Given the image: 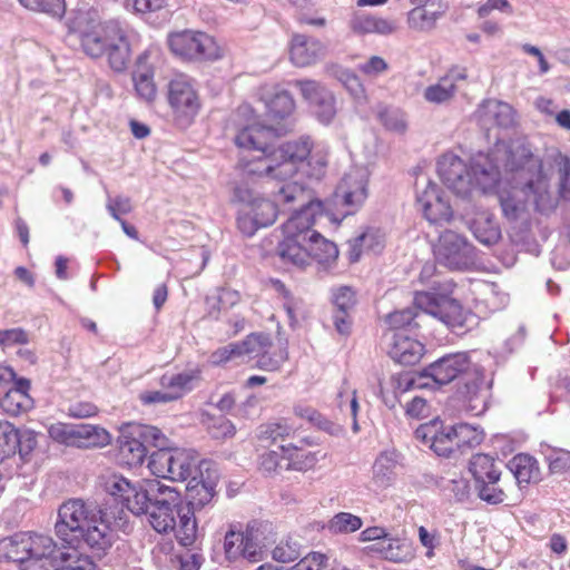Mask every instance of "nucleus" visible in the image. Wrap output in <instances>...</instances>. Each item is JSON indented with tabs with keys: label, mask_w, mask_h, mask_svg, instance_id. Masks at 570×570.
<instances>
[{
	"label": "nucleus",
	"mask_w": 570,
	"mask_h": 570,
	"mask_svg": "<svg viewBox=\"0 0 570 570\" xmlns=\"http://www.w3.org/2000/svg\"><path fill=\"white\" fill-rule=\"evenodd\" d=\"M363 521L360 517L350 512H338L331 518L327 529L333 534H347L360 530Z\"/></svg>",
	"instance_id": "de8ad7c7"
},
{
	"label": "nucleus",
	"mask_w": 570,
	"mask_h": 570,
	"mask_svg": "<svg viewBox=\"0 0 570 570\" xmlns=\"http://www.w3.org/2000/svg\"><path fill=\"white\" fill-rule=\"evenodd\" d=\"M382 248L383 238L379 232L367 229L350 242V262H357L364 250L380 252Z\"/></svg>",
	"instance_id": "a19ab883"
},
{
	"label": "nucleus",
	"mask_w": 570,
	"mask_h": 570,
	"mask_svg": "<svg viewBox=\"0 0 570 570\" xmlns=\"http://www.w3.org/2000/svg\"><path fill=\"white\" fill-rule=\"evenodd\" d=\"M455 442H458L460 452L465 449L479 445L484 438V433L478 426L468 423H460L453 426Z\"/></svg>",
	"instance_id": "09e8293b"
},
{
	"label": "nucleus",
	"mask_w": 570,
	"mask_h": 570,
	"mask_svg": "<svg viewBox=\"0 0 570 570\" xmlns=\"http://www.w3.org/2000/svg\"><path fill=\"white\" fill-rule=\"evenodd\" d=\"M293 85L311 105L317 120L324 125L331 124L337 112L334 95L316 80H294Z\"/></svg>",
	"instance_id": "2eb2a0df"
},
{
	"label": "nucleus",
	"mask_w": 570,
	"mask_h": 570,
	"mask_svg": "<svg viewBox=\"0 0 570 570\" xmlns=\"http://www.w3.org/2000/svg\"><path fill=\"white\" fill-rule=\"evenodd\" d=\"M469 469L476 483L487 480H491L492 482L500 480L501 471L499 470L498 463L488 454L478 453L473 455Z\"/></svg>",
	"instance_id": "ea45409f"
},
{
	"label": "nucleus",
	"mask_w": 570,
	"mask_h": 570,
	"mask_svg": "<svg viewBox=\"0 0 570 570\" xmlns=\"http://www.w3.org/2000/svg\"><path fill=\"white\" fill-rule=\"evenodd\" d=\"M79 528L80 533H76L72 543L62 548L58 547L59 550L75 549L81 552L79 547L85 543L92 552L101 557L116 540L117 522L111 511L91 508ZM82 553L85 552L82 551Z\"/></svg>",
	"instance_id": "39448f33"
},
{
	"label": "nucleus",
	"mask_w": 570,
	"mask_h": 570,
	"mask_svg": "<svg viewBox=\"0 0 570 570\" xmlns=\"http://www.w3.org/2000/svg\"><path fill=\"white\" fill-rule=\"evenodd\" d=\"M237 227L243 235L246 237H252L259 228H263L264 226L261 225L258 218L246 205V207L242 209L237 216Z\"/></svg>",
	"instance_id": "bf43d9fd"
},
{
	"label": "nucleus",
	"mask_w": 570,
	"mask_h": 570,
	"mask_svg": "<svg viewBox=\"0 0 570 570\" xmlns=\"http://www.w3.org/2000/svg\"><path fill=\"white\" fill-rule=\"evenodd\" d=\"M475 117L482 128L489 130L492 127L508 128L514 124L513 108L503 101L489 99L479 106Z\"/></svg>",
	"instance_id": "b1692460"
},
{
	"label": "nucleus",
	"mask_w": 570,
	"mask_h": 570,
	"mask_svg": "<svg viewBox=\"0 0 570 570\" xmlns=\"http://www.w3.org/2000/svg\"><path fill=\"white\" fill-rule=\"evenodd\" d=\"M553 165L558 173V191L554 193L552 190V193L557 196L558 200L561 198L570 202V157L558 153L553 157ZM567 236L570 240V223L567 228Z\"/></svg>",
	"instance_id": "a18cd8bd"
},
{
	"label": "nucleus",
	"mask_w": 570,
	"mask_h": 570,
	"mask_svg": "<svg viewBox=\"0 0 570 570\" xmlns=\"http://www.w3.org/2000/svg\"><path fill=\"white\" fill-rule=\"evenodd\" d=\"M20 443L19 431L7 420H0V462L12 456Z\"/></svg>",
	"instance_id": "49530a36"
},
{
	"label": "nucleus",
	"mask_w": 570,
	"mask_h": 570,
	"mask_svg": "<svg viewBox=\"0 0 570 570\" xmlns=\"http://www.w3.org/2000/svg\"><path fill=\"white\" fill-rule=\"evenodd\" d=\"M224 552L228 561L244 559L249 562H259L265 556L258 533L249 527L245 531H239L230 525L224 537Z\"/></svg>",
	"instance_id": "f8f14e48"
},
{
	"label": "nucleus",
	"mask_w": 570,
	"mask_h": 570,
	"mask_svg": "<svg viewBox=\"0 0 570 570\" xmlns=\"http://www.w3.org/2000/svg\"><path fill=\"white\" fill-rule=\"evenodd\" d=\"M470 366L466 353L445 355L423 370L420 377L431 379L439 385H445L463 374Z\"/></svg>",
	"instance_id": "412c9836"
},
{
	"label": "nucleus",
	"mask_w": 570,
	"mask_h": 570,
	"mask_svg": "<svg viewBox=\"0 0 570 570\" xmlns=\"http://www.w3.org/2000/svg\"><path fill=\"white\" fill-rule=\"evenodd\" d=\"M181 508L150 505L148 521L158 533H169L176 529V519Z\"/></svg>",
	"instance_id": "e433bc0d"
},
{
	"label": "nucleus",
	"mask_w": 570,
	"mask_h": 570,
	"mask_svg": "<svg viewBox=\"0 0 570 570\" xmlns=\"http://www.w3.org/2000/svg\"><path fill=\"white\" fill-rule=\"evenodd\" d=\"M416 204L431 224L449 223L453 217L449 200L433 181H428L423 189L417 190Z\"/></svg>",
	"instance_id": "6ab92c4d"
},
{
	"label": "nucleus",
	"mask_w": 570,
	"mask_h": 570,
	"mask_svg": "<svg viewBox=\"0 0 570 570\" xmlns=\"http://www.w3.org/2000/svg\"><path fill=\"white\" fill-rule=\"evenodd\" d=\"M271 347V338L265 334H250L244 341L233 344L232 352H236L237 356L255 354L257 357L261 352Z\"/></svg>",
	"instance_id": "8fccbe9b"
},
{
	"label": "nucleus",
	"mask_w": 570,
	"mask_h": 570,
	"mask_svg": "<svg viewBox=\"0 0 570 570\" xmlns=\"http://www.w3.org/2000/svg\"><path fill=\"white\" fill-rule=\"evenodd\" d=\"M453 426H443L439 420L421 424L414 432L415 439L429 446L436 455L451 458L460 452Z\"/></svg>",
	"instance_id": "dca6fc26"
},
{
	"label": "nucleus",
	"mask_w": 570,
	"mask_h": 570,
	"mask_svg": "<svg viewBox=\"0 0 570 570\" xmlns=\"http://www.w3.org/2000/svg\"><path fill=\"white\" fill-rule=\"evenodd\" d=\"M417 314L414 308H405L402 311H396L387 316V323L391 327V334L394 332H403L405 327L412 326Z\"/></svg>",
	"instance_id": "13d9d810"
},
{
	"label": "nucleus",
	"mask_w": 570,
	"mask_h": 570,
	"mask_svg": "<svg viewBox=\"0 0 570 570\" xmlns=\"http://www.w3.org/2000/svg\"><path fill=\"white\" fill-rule=\"evenodd\" d=\"M110 434L98 425L75 424V446L80 449L100 448L109 444Z\"/></svg>",
	"instance_id": "f704fd0d"
},
{
	"label": "nucleus",
	"mask_w": 570,
	"mask_h": 570,
	"mask_svg": "<svg viewBox=\"0 0 570 570\" xmlns=\"http://www.w3.org/2000/svg\"><path fill=\"white\" fill-rule=\"evenodd\" d=\"M187 492L194 504L204 505L214 497V487L203 480V474L196 475V480H189Z\"/></svg>",
	"instance_id": "3c124183"
},
{
	"label": "nucleus",
	"mask_w": 570,
	"mask_h": 570,
	"mask_svg": "<svg viewBox=\"0 0 570 570\" xmlns=\"http://www.w3.org/2000/svg\"><path fill=\"white\" fill-rule=\"evenodd\" d=\"M376 550L389 561L407 563L415 558L413 544L407 540L387 538L377 543Z\"/></svg>",
	"instance_id": "473e14b6"
},
{
	"label": "nucleus",
	"mask_w": 570,
	"mask_h": 570,
	"mask_svg": "<svg viewBox=\"0 0 570 570\" xmlns=\"http://www.w3.org/2000/svg\"><path fill=\"white\" fill-rule=\"evenodd\" d=\"M327 558L320 552H312L287 570H321Z\"/></svg>",
	"instance_id": "774afa93"
},
{
	"label": "nucleus",
	"mask_w": 570,
	"mask_h": 570,
	"mask_svg": "<svg viewBox=\"0 0 570 570\" xmlns=\"http://www.w3.org/2000/svg\"><path fill=\"white\" fill-rule=\"evenodd\" d=\"M171 52L189 61L216 60L223 55L216 40L202 31L184 30L169 35Z\"/></svg>",
	"instance_id": "6e6552de"
},
{
	"label": "nucleus",
	"mask_w": 570,
	"mask_h": 570,
	"mask_svg": "<svg viewBox=\"0 0 570 570\" xmlns=\"http://www.w3.org/2000/svg\"><path fill=\"white\" fill-rule=\"evenodd\" d=\"M197 453L188 449L158 448L149 458L148 468L157 478L171 481L196 480L202 474V466Z\"/></svg>",
	"instance_id": "423d86ee"
},
{
	"label": "nucleus",
	"mask_w": 570,
	"mask_h": 570,
	"mask_svg": "<svg viewBox=\"0 0 570 570\" xmlns=\"http://www.w3.org/2000/svg\"><path fill=\"white\" fill-rule=\"evenodd\" d=\"M333 303L336 312L350 313L355 304V293L348 286H341L333 291Z\"/></svg>",
	"instance_id": "e2e57ef3"
},
{
	"label": "nucleus",
	"mask_w": 570,
	"mask_h": 570,
	"mask_svg": "<svg viewBox=\"0 0 570 570\" xmlns=\"http://www.w3.org/2000/svg\"><path fill=\"white\" fill-rule=\"evenodd\" d=\"M289 60L298 68L315 65L326 55V46L318 39L293 33L288 45Z\"/></svg>",
	"instance_id": "4be33fe9"
},
{
	"label": "nucleus",
	"mask_w": 570,
	"mask_h": 570,
	"mask_svg": "<svg viewBox=\"0 0 570 570\" xmlns=\"http://www.w3.org/2000/svg\"><path fill=\"white\" fill-rule=\"evenodd\" d=\"M294 413L297 417L308 421L314 426L327 432L331 435H341L344 431L340 424L330 421L327 417L323 416L318 411L309 405L303 403L296 404L294 406Z\"/></svg>",
	"instance_id": "79ce46f5"
},
{
	"label": "nucleus",
	"mask_w": 570,
	"mask_h": 570,
	"mask_svg": "<svg viewBox=\"0 0 570 570\" xmlns=\"http://www.w3.org/2000/svg\"><path fill=\"white\" fill-rule=\"evenodd\" d=\"M106 208L114 219L120 220L121 215H127L132 210V205L129 197L117 196L108 197Z\"/></svg>",
	"instance_id": "0e129e2a"
},
{
	"label": "nucleus",
	"mask_w": 570,
	"mask_h": 570,
	"mask_svg": "<svg viewBox=\"0 0 570 570\" xmlns=\"http://www.w3.org/2000/svg\"><path fill=\"white\" fill-rule=\"evenodd\" d=\"M397 461L394 453H381L373 464L372 481L381 490L392 487L396 480Z\"/></svg>",
	"instance_id": "7c9ffc66"
},
{
	"label": "nucleus",
	"mask_w": 570,
	"mask_h": 570,
	"mask_svg": "<svg viewBox=\"0 0 570 570\" xmlns=\"http://www.w3.org/2000/svg\"><path fill=\"white\" fill-rule=\"evenodd\" d=\"M389 341V355L400 364L414 365L424 355V345L404 332H394Z\"/></svg>",
	"instance_id": "393cba45"
},
{
	"label": "nucleus",
	"mask_w": 570,
	"mask_h": 570,
	"mask_svg": "<svg viewBox=\"0 0 570 570\" xmlns=\"http://www.w3.org/2000/svg\"><path fill=\"white\" fill-rule=\"evenodd\" d=\"M132 81L137 95L145 101L151 102L157 95L154 82V68L147 61V55H141L137 60L136 69L132 73Z\"/></svg>",
	"instance_id": "cd10ccee"
},
{
	"label": "nucleus",
	"mask_w": 570,
	"mask_h": 570,
	"mask_svg": "<svg viewBox=\"0 0 570 570\" xmlns=\"http://www.w3.org/2000/svg\"><path fill=\"white\" fill-rule=\"evenodd\" d=\"M167 444L164 433L156 426L128 423L120 430L118 455L128 466L140 465L147 456L148 448H163Z\"/></svg>",
	"instance_id": "0eeeda50"
},
{
	"label": "nucleus",
	"mask_w": 570,
	"mask_h": 570,
	"mask_svg": "<svg viewBox=\"0 0 570 570\" xmlns=\"http://www.w3.org/2000/svg\"><path fill=\"white\" fill-rule=\"evenodd\" d=\"M29 341V333L21 327L0 330V346L3 350L14 345H26Z\"/></svg>",
	"instance_id": "052dcab7"
},
{
	"label": "nucleus",
	"mask_w": 570,
	"mask_h": 570,
	"mask_svg": "<svg viewBox=\"0 0 570 570\" xmlns=\"http://www.w3.org/2000/svg\"><path fill=\"white\" fill-rule=\"evenodd\" d=\"M48 433L52 440L75 446V424L55 423L49 426Z\"/></svg>",
	"instance_id": "680f3d73"
},
{
	"label": "nucleus",
	"mask_w": 570,
	"mask_h": 570,
	"mask_svg": "<svg viewBox=\"0 0 570 570\" xmlns=\"http://www.w3.org/2000/svg\"><path fill=\"white\" fill-rule=\"evenodd\" d=\"M106 491L121 500L135 515L146 514L150 508L149 487L140 482L132 483L121 475H111L105 483Z\"/></svg>",
	"instance_id": "ddd939ff"
},
{
	"label": "nucleus",
	"mask_w": 570,
	"mask_h": 570,
	"mask_svg": "<svg viewBox=\"0 0 570 570\" xmlns=\"http://www.w3.org/2000/svg\"><path fill=\"white\" fill-rule=\"evenodd\" d=\"M304 249L307 252L306 265L311 259L320 264H331L338 256L337 246L320 233L312 234V238L304 245Z\"/></svg>",
	"instance_id": "2f4dec72"
},
{
	"label": "nucleus",
	"mask_w": 570,
	"mask_h": 570,
	"mask_svg": "<svg viewBox=\"0 0 570 570\" xmlns=\"http://www.w3.org/2000/svg\"><path fill=\"white\" fill-rule=\"evenodd\" d=\"M291 432L292 428L287 424L281 422L269 423L259 428V439L275 442L277 439L289 435Z\"/></svg>",
	"instance_id": "338daca9"
},
{
	"label": "nucleus",
	"mask_w": 570,
	"mask_h": 570,
	"mask_svg": "<svg viewBox=\"0 0 570 570\" xmlns=\"http://www.w3.org/2000/svg\"><path fill=\"white\" fill-rule=\"evenodd\" d=\"M508 468L514 475L515 481L520 488L523 484H529L537 481L540 475V470L537 460L524 453L514 455L508 463Z\"/></svg>",
	"instance_id": "72a5a7b5"
},
{
	"label": "nucleus",
	"mask_w": 570,
	"mask_h": 570,
	"mask_svg": "<svg viewBox=\"0 0 570 570\" xmlns=\"http://www.w3.org/2000/svg\"><path fill=\"white\" fill-rule=\"evenodd\" d=\"M282 459L285 460V470L307 471L313 469L318 458L316 453L304 451L292 444L282 445Z\"/></svg>",
	"instance_id": "c9c22d12"
},
{
	"label": "nucleus",
	"mask_w": 570,
	"mask_h": 570,
	"mask_svg": "<svg viewBox=\"0 0 570 570\" xmlns=\"http://www.w3.org/2000/svg\"><path fill=\"white\" fill-rule=\"evenodd\" d=\"M199 379L198 371H186L181 373H166L160 377V386L173 396V401L180 399L194 387Z\"/></svg>",
	"instance_id": "c756f323"
},
{
	"label": "nucleus",
	"mask_w": 570,
	"mask_h": 570,
	"mask_svg": "<svg viewBox=\"0 0 570 570\" xmlns=\"http://www.w3.org/2000/svg\"><path fill=\"white\" fill-rule=\"evenodd\" d=\"M275 137L273 128L253 124L240 129L234 140L240 149L259 153V156L250 160L240 159L245 174L283 183L276 193L278 204L284 210L301 207L283 224L284 239L278 246V253L285 261L305 266L307 252L304 245L312 238L313 233H317L312 226L321 204L311 199L303 185L287 180L296 175L298 165L303 161L309 168L308 175L320 178L327 166L328 151L324 146L314 144L308 136L269 150Z\"/></svg>",
	"instance_id": "f257e3e1"
},
{
	"label": "nucleus",
	"mask_w": 570,
	"mask_h": 570,
	"mask_svg": "<svg viewBox=\"0 0 570 570\" xmlns=\"http://www.w3.org/2000/svg\"><path fill=\"white\" fill-rule=\"evenodd\" d=\"M90 509L80 499L68 500L59 507L55 533L62 543L67 546L72 543V538L76 533H80V523L86 519Z\"/></svg>",
	"instance_id": "aec40b11"
},
{
	"label": "nucleus",
	"mask_w": 570,
	"mask_h": 570,
	"mask_svg": "<svg viewBox=\"0 0 570 570\" xmlns=\"http://www.w3.org/2000/svg\"><path fill=\"white\" fill-rule=\"evenodd\" d=\"M27 9L45 12L52 17H62L66 11L65 0H19Z\"/></svg>",
	"instance_id": "864d4df0"
},
{
	"label": "nucleus",
	"mask_w": 570,
	"mask_h": 570,
	"mask_svg": "<svg viewBox=\"0 0 570 570\" xmlns=\"http://www.w3.org/2000/svg\"><path fill=\"white\" fill-rule=\"evenodd\" d=\"M288 353L285 346H281L273 352L266 348L257 355L256 366L263 371H277L281 368L283 363L287 360Z\"/></svg>",
	"instance_id": "603ef678"
},
{
	"label": "nucleus",
	"mask_w": 570,
	"mask_h": 570,
	"mask_svg": "<svg viewBox=\"0 0 570 570\" xmlns=\"http://www.w3.org/2000/svg\"><path fill=\"white\" fill-rule=\"evenodd\" d=\"M17 562L20 570H97L94 558L75 549L59 550L51 537L19 532L0 539V562Z\"/></svg>",
	"instance_id": "7ed1b4c3"
},
{
	"label": "nucleus",
	"mask_w": 570,
	"mask_h": 570,
	"mask_svg": "<svg viewBox=\"0 0 570 570\" xmlns=\"http://www.w3.org/2000/svg\"><path fill=\"white\" fill-rule=\"evenodd\" d=\"M301 554V546L293 540L281 541L272 552L274 560L284 563L295 561Z\"/></svg>",
	"instance_id": "6e6d98bb"
},
{
	"label": "nucleus",
	"mask_w": 570,
	"mask_h": 570,
	"mask_svg": "<svg viewBox=\"0 0 570 570\" xmlns=\"http://www.w3.org/2000/svg\"><path fill=\"white\" fill-rule=\"evenodd\" d=\"M350 27L358 35L376 33L380 36L393 35L399 29L396 20L371 14H355L351 19Z\"/></svg>",
	"instance_id": "bb28decb"
},
{
	"label": "nucleus",
	"mask_w": 570,
	"mask_h": 570,
	"mask_svg": "<svg viewBox=\"0 0 570 570\" xmlns=\"http://www.w3.org/2000/svg\"><path fill=\"white\" fill-rule=\"evenodd\" d=\"M544 455L551 472L562 473L570 469V451L548 446Z\"/></svg>",
	"instance_id": "5fc2aeb1"
},
{
	"label": "nucleus",
	"mask_w": 570,
	"mask_h": 570,
	"mask_svg": "<svg viewBox=\"0 0 570 570\" xmlns=\"http://www.w3.org/2000/svg\"><path fill=\"white\" fill-rule=\"evenodd\" d=\"M466 77L465 68L453 67L436 83L428 86L423 97L430 104L440 105L449 102L456 94V82L465 80Z\"/></svg>",
	"instance_id": "a878e982"
},
{
	"label": "nucleus",
	"mask_w": 570,
	"mask_h": 570,
	"mask_svg": "<svg viewBox=\"0 0 570 570\" xmlns=\"http://www.w3.org/2000/svg\"><path fill=\"white\" fill-rule=\"evenodd\" d=\"M470 176L473 194L495 191L509 219L519 218L530 206L542 214L558 206L549 171L524 140L499 141L488 153H478L470 160Z\"/></svg>",
	"instance_id": "f03ea898"
},
{
	"label": "nucleus",
	"mask_w": 570,
	"mask_h": 570,
	"mask_svg": "<svg viewBox=\"0 0 570 570\" xmlns=\"http://www.w3.org/2000/svg\"><path fill=\"white\" fill-rule=\"evenodd\" d=\"M445 10L438 3L436 10L425 8H413L407 13V23L411 29L426 31L435 27L436 21L444 14Z\"/></svg>",
	"instance_id": "c03bdc74"
},
{
	"label": "nucleus",
	"mask_w": 570,
	"mask_h": 570,
	"mask_svg": "<svg viewBox=\"0 0 570 570\" xmlns=\"http://www.w3.org/2000/svg\"><path fill=\"white\" fill-rule=\"evenodd\" d=\"M171 532H175V537L181 546L194 544L197 538V522L189 508L180 510L176 519V529Z\"/></svg>",
	"instance_id": "37998d69"
},
{
	"label": "nucleus",
	"mask_w": 570,
	"mask_h": 570,
	"mask_svg": "<svg viewBox=\"0 0 570 570\" xmlns=\"http://www.w3.org/2000/svg\"><path fill=\"white\" fill-rule=\"evenodd\" d=\"M436 261L451 268L462 269L472 265L475 261V250L471 243L454 230H444L434 246Z\"/></svg>",
	"instance_id": "9d476101"
},
{
	"label": "nucleus",
	"mask_w": 570,
	"mask_h": 570,
	"mask_svg": "<svg viewBox=\"0 0 570 570\" xmlns=\"http://www.w3.org/2000/svg\"><path fill=\"white\" fill-rule=\"evenodd\" d=\"M14 381L13 386L1 397L0 407L10 416L27 413L33 407V400L29 395L30 381L24 377H16L14 371L9 366H0V380Z\"/></svg>",
	"instance_id": "a211bd4d"
},
{
	"label": "nucleus",
	"mask_w": 570,
	"mask_h": 570,
	"mask_svg": "<svg viewBox=\"0 0 570 570\" xmlns=\"http://www.w3.org/2000/svg\"><path fill=\"white\" fill-rule=\"evenodd\" d=\"M478 491L480 499L490 504L502 503L507 498L504 489L500 488L498 482L491 480L479 482Z\"/></svg>",
	"instance_id": "4d7b16f0"
},
{
	"label": "nucleus",
	"mask_w": 570,
	"mask_h": 570,
	"mask_svg": "<svg viewBox=\"0 0 570 570\" xmlns=\"http://www.w3.org/2000/svg\"><path fill=\"white\" fill-rule=\"evenodd\" d=\"M414 306L452 328L463 327L469 315L458 301L429 292L416 293Z\"/></svg>",
	"instance_id": "9b49d317"
},
{
	"label": "nucleus",
	"mask_w": 570,
	"mask_h": 570,
	"mask_svg": "<svg viewBox=\"0 0 570 570\" xmlns=\"http://www.w3.org/2000/svg\"><path fill=\"white\" fill-rule=\"evenodd\" d=\"M276 193L273 194L274 202L256 195L252 189L246 186L237 185L234 188V199L247 205L258 222L264 227L271 226L275 223L278 214V207L283 208L276 199Z\"/></svg>",
	"instance_id": "5701e85b"
},
{
	"label": "nucleus",
	"mask_w": 570,
	"mask_h": 570,
	"mask_svg": "<svg viewBox=\"0 0 570 570\" xmlns=\"http://www.w3.org/2000/svg\"><path fill=\"white\" fill-rule=\"evenodd\" d=\"M389 63L379 56H372L358 65V71L370 78H376L387 71Z\"/></svg>",
	"instance_id": "69168bd1"
},
{
	"label": "nucleus",
	"mask_w": 570,
	"mask_h": 570,
	"mask_svg": "<svg viewBox=\"0 0 570 570\" xmlns=\"http://www.w3.org/2000/svg\"><path fill=\"white\" fill-rule=\"evenodd\" d=\"M368 170L365 167L350 168L336 187V198L348 209L346 214H353L367 198Z\"/></svg>",
	"instance_id": "f3484780"
},
{
	"label": "nucleus",
	"mask_w": 570,
	"mask_h": 570,
	"mask_svg": "<svg viewBox=\"0 0 570 570\" xmlns=\"http://www.w3.org/2000/svg\"><path fill=\"white\" fill-rule=\"evenodd\" d=\"M261 98L265 101L268 115L274 119H284L295 109V101L286 90H277L272 95L268 87H263Z\"/></svg>",
	"instance_id": "c85d7f7f"
},
{
	"label": "nucleus",
	"mask_w": 570,
	"mask_h": 570,
	"mask_svg": "<svg viewBox=\"0 0 570 570\" xmlns=\"http://www.w3.org/2000/svg\"><path fill=\"white\" fill-rule=\"evenodd\" d=\"M137 35L127 23L109 20L81 35L83 52L91 58L107 57L115 71H122L130 58L131 43Z\"/></svg>",
	"instance_id": "20e7f679"
},
{
	"label": "nucleus",
	"mask_w": 570,
	"mask_h": 570,
	"mask_svg": "<svg viewBox=\"0 0 570 570\" xmlns=\"http://www.w3.org/2000/svg\"><path fill=\"white\" fill-rule=\"evenodd\" d=\"M475 238L484 245L497 244L501 238V229L494 218L488 213H480L472 224Z\"/></svg>",
	"instance_id": "4c0bfd02"
},
{
	"label": "nucleus",
	"mask_w": 570,
	"mask_h": 570,
	"mask_svg": "<svg viewBox=\"0 0 570 570\" xmlns=\"http://www.w3.org/2000/svg\"><path fill=\"white\" fill-rule=\"evenodd\" d=\"M167 98L175 120L181 125H189L200 109L196 81L185 73L169 81Z\"/></svg>",
	"instance_id": "1a4fd4ad"
},
{
	"label": "nucleus",
	"mask_w": 570,
	"mask_h": 570,
	"mask_svg": "<svg viewBox=\"0 0 570 570\" xmlns=\"http://www.w3.org/2000/svg\"><path fill=\"white\" fill-rule=\"evenodd\" d=\"M438 174L443 184L458 197L473 196V181L470 166L453 153L443 154L438 160Z\"/></svg>",
	"instance_id": "4468645a"
},
{
	"label": "nucleus",
	"mask_w": 570,
	"mask_h": 570,
	"mask_svg": "<svg viewBox=\"0 0 570 570\" xmlns=\"http://www.w3.org/2000/svg\"><path fill=\"white\" fill-rule=\"evenodd\" d=\"M147 485L149 487L150 505L180 508L181 497L176 488L157 480L147 481Z\"/></svg>",
	"instance_id": "58836bf2"
}]
</instances>
